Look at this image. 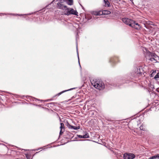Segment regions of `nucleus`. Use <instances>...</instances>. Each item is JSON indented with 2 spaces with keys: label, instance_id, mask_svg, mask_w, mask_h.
Listing matches in <instances>:
<instances>
[{
  "label": "nucleus",
  "instance_id": "20",
  "mask_svg": "<svg viewBox=\"0 0 159 159\" xmlns=\"http://www.w3.org/2000/svg\"><path fill=\"white\" fill-rule=\"evenodd\" d=\"M111 62H115V61L114 60V58H111L110 59V61Z\"/></svg>",
  "mask_w": 159,
  "mask_h": 159
},
{
  "label": "nucleus",
  "instance_id": "9",
  "mask_svg": "<svg viewBox=\"0 0 159 159\" xmlns=\"http://www.w3.org/2000/svg\"><path fill=\"white\" fill-rule=\"evenodd\" d=\"M70 127L69 128L70 129H74L75 130H77L78 129H80V126H78L77 127H75L72 125H69Z\"/></svg>",
  "mask_w": 159,
  "mask_h": 159
},
{
  "label": "nucleus",
  "instance_id": "14",
  "mask_svg": "<svg viewBox=\"0 0 159 159\" xmlns=\"http://www.w3.org/2000/svg\"><path fill=\"white\" fill-rule=\"evenodd\" d=\"M83 138H89V136L88 133H86L84 135H83Z\"/></svg>",
  "mask_w": 159,
  "mask_h": 159
},
{
  "label": "nucleus",
  "instance_id": "7",
  "mask_svg": "<svg viewBox=\"0 0 159 159\" xmlns=\"http://www.w3.org/2000/svg\"><path fill=\"white\" fill-rule=\"evenodd\" d=\"M110 13L111 12L110 11L107 10H104L102 11V12L100 11V12H98L96 15H99L102 14L104 15H107L110 14Z\"/></svg>",
  "mask_w": 159,
  "mask_h": 159
},
{
  "label": "nucleus",
  "instance_id": "11",
  "mask_svg": "<svg viewBox=\"0 0 159 159\" xmlns=\"http://www.w3.org/2000/svg\"><path fill=\"white\" fill-rule=\"evenodd\" d=\"M159 159V154H157L151 157L149 159Z\"/></svg>",
  "mask_w": 159,
  "mask_h": 159
},
{
  "label": "nucleus",
  "instance_id": "15",
  "mask_svg": "<svg viewBox=\"0 0 159 159\" xmlns=\"http://www.w3.org/2000/svg\"><path fill=\"white\" fill-rule=\"evenodd\" d=\"M152 71V72L151 74V77H153L156 73V71L155 70H153Z\"/></svg>",
  "mask_w": 159,
  "mask_h": 159
},
{
  "label": "nucleus",
  "instance_id": "24",
  "mask_svg": "<svg viewBox=\"0 0 159 159\" xmlns=\"http://www.w3.org/2000/svg\"><path fill=\"white\" fill-rule=\"evenodd\" d=\"M104 2L108 1V0H103Z\"/></svg>",
  "mask_w": 159,
  "mask_h": 159
},
{
  "label": "nucleus",
  "instance_id": "8",
  "mask_svg": "<svg viewBox=\"0 0 159 159\" xmlns=\"http://www.w3.org/2000/svg\"><path fill=\"white\" fill-rule=\"evenodd\" d=\"M60 125V129L61 130L60 132V135H61L63 133V132L62 131V129H64V125L63 123H61Z\"/></svg>",
  "mask_w": 159,
  "mask_h": 159
},
{
  "label": "nucleus",
  "instance_id": "26",
  "mask_svg": "<svg viewBox=\"0 0 159 159\" xmlns=\"http://www.w3.org/2000/svg\"><path fill=\"white\" fill-rule=\"evenodd\" d=\"M130 1H132L133 0H130Z\"/></svg>",
  "mask_w": 159,
  "mask_h": 159
},
{
  "label": "nucleus",
  "instance_id": "22",
  "mask_svg": "<svg viewBox=\"0 0 159 159\" xmlns=\"http://www.w3.org/2000/svg\"><path fill=\"white\" fill-rule=\"evenodd\" d=\"M66 126L68 127V128H69L70 127H69V125H70V124L68 122H67V123H66Z\"/></svg>",
  "mask_w": 159,
  "mask_h": 159
},
{
  "label": "nucleus",
  "instance_id": "1",
  "mask_svg": "<svg viewBox=\"0 0 159 159\" xmlns=\"http://www.w3.org/2000/svg\"><path fill=\"white\" fill-rule=\"evenodd\" d=\"M122 21L126 24L136 29L139 30L140 28V25L131 19L126 18H123L122 19Z\"/></svg>",
  "mask_w": 159,
  "mask_h": 159
},
{
  "label": "nucleus",
  "instance_id": "10",
  "mask_svg": "<svg viewBox=\"0 0 159 159\" xmlns=\"http://www.w3.org/2000/svg\"><path fill=\"white\" fill-rule=\"evenodd\" d=\"M66 3L69 5H72L73 4V0H65Z\"/></svg>",
  "mask_w": 159,
  "mask_h": 159
},
{
  "label": "nucleus",
  "instance_id": "12",
  "mask_svg": "<svg viewBox=\"0 0 159 159\" xmlns=\"http://www.w3.org/2000/svg\"><path fill=\"white\" fill-rule=\"evenodd\" d=\"M74 88H73V89H68V90H64V91H63L60 93H58V94H57V95L58 96H59L62 93H64L65 92H66V91H70V90L72 89H74Z\"/></svg>",
  "mask_w": 159,
  "mask_h": 159
},
{
  "label": "nucleus",
  "instance_id": "18",
  "mask_svg": "<svg viewBox=\"0 0 159 159\" xmlns=\"http://www.w3.org/2000/svg\"><path fill=\"white\" fill-rule=\"evenodd\" d=\"M155 58H154V57H151V59L149 60L151 61H153V62H154V61H156V60H155Z\"/></svg>",
  "mask_w": 159,
  "mask_h": 159
},
{
  "label": "nucleus",
  "instance_id": "25",
  "mask_svg": "<svg viewBox=\"0 0 159 159\" xmlns=\"http://www.w3.org/2000/svg\"><path fill=\"white\" fill-rule=\"evenodd\" d=\"M157 92H159V88L157 89Z\"/></svg>",
  "mask_w": 159,
  "mask_h": 159
},
{
  "label": "nucleus",
  "instance_id": "27",
  "mask_svg": "<svg viewBox=\"0 0 159 159\" xmlns=\"http://www.w3.org/2000/svg\"><path fill=\"white\" fill-rule=\"evenodd\" d=\"M55 0H54V1H55Z\"/></svg>",
  "mask_w": 159,
  "mask_h": 159
},
{
  "label": "nucleus",
  "instance_id": "17",
  "mask_svg": "<svg viewBox=\"0 0 159 159\" xmlns=\"http://www.w3.org/2000/svg\"><path fill=\"white\" fill-rule=\"evenodd\" d=\"M140 129L141 130H143V131H145V128H144L143 126L142 125H141L140 126Z\"/></svg>",
  "mask_w": 159,
  "mask_h": 159
},
{
  "label": "nucleus",
  "instance_id": "3",
  "mask_svg": "<svg viewBox=\"0 0 159 159\" xmlns=\"http://www.w3.org/2000/svg\"><path fill=\"white\" fill-rule=\"evenodd\" d=\"M64 14L67 16H69L70 14H73L76 16H78V12L76 11H75L72 8H68V9H66V11H64Z\"/></svg>",
  "mask_w": 159,
  "mask_h": 159
},
{
  "label": "nucleus",
  "instance_id": "16",
  "mask_svg": "<svg viewBox=\"0 0 159 159\" xmlns=\"http://www.w3.org/2000/svg\"><path fill=\"white\" fill-rule=\"evenodd\" d=\"M154 78L156 80H157V79L159 78V72L155 76Z\"/></svg>",
  "mask_w": 159,
  "mask_h": 159
},
{
  "label": "nucleus",
  "instance_id": "6",
  "mask_svg": "<svg viewBox=\"0 0 159 159\" xmlns=\"http://www.w3.org/2000/svg\"><path fill=\"white\" fill-rule=\"evenodd\" d=\"M157 55L155 53L148 52H147L146 55V57L147 59L150 60L151 57L156 58Z\"/></svg>",
  "mask_w": 159,
  "mask_h": 159
},
{
  "label": "nucleus",
  "instance_id": "21",
  "mask_svg": "<svg viewBox=\"0 0 159 159\" xmlns=\"http://www.w3.org/2000/svg\"><path fill=\"white\" fill-rule=\"evenodd\" d=\"M66 126L68 127V128H69L70 127H69V125H70V124L68 122H67V123H66Z\"/></svg>",
  "mask_w": 159,
  "mask_h": 159
},
{
  "label": "nucleus",
  "instance_id": "4",
  "mask_svg": "<svg viewBox=\"0 0 159 159\" xmlns=\"http://www.w3.org/2000/svg\"><path fill=\"white\" fill-rule=\"evenodd\" d=\"M64 1L63 2H61L57 3V7L58 8L64 10L66 11V9L68 10V8L64 4Z\"/></svg>",
  "mask_w": 159,
  "mask_h": 159
},
{
  "label": "nucleus",
  "instance_id": "19",
  "mask_svg": "<svg viewBox=\"0 0 159 159\" xmlns=\"http://www.w3.org/2000/svg\"><path fill=\"white\" fill-rule=\"evenodd\" d=\"M76 48H77V55H78V60H79V65H80V67H81V66L80 65V61H79V56L78 53V48H77V46H76Z\"/></svg>",
  "mask_w": 159,
  "mask_h": 159
},
{
  "label": "nucleus",
  "instance_id": "23",
  "mask_svg": "<svg viewBox=\"0 0 159 159\" xmlns=\"http://www.w3.org/2000/svg\"><path fill=\"white\" fill-rule=\"evenodd\" d=\"M78 137L80 138H83V135H78Z\"/></svg>",
  "mask_w": 159,
  "mask_h": 159
},
{
  "label": "nucleus",
  "instance_id": "13",
  "mask_svg": "<svg viewBox=\"0 0 159 159\" xmlns=\"http://www.w3.org/2000/svg\"><path fill=\"white\" fill-rule=\"evenodd\" d=\"M105 4V6L106 7H110V4L109 3V2L108 1L106 2H104Z\"/></svg>",
  "mask_w": 159,
  "mask_h": 159
},
{
  "label": "nucleus",
  "instance_id": "5",
  "mask_svg": "<svg viewBox=\"0 0 159 159\" xmlns=\"http://www.w3.org/2000/svg\"><path fill=\"white\" fill-rule=\"evenodd\" d=\"M135 157V156L134 154L129 153H125L123 155L124 159H133Z\"/></svg>",
  "mask_w": 159,
  "mask_h": 159
},
{
  "label": "nucleus",
  "instance_id": "2",
  "mask_svg": "<svg viewBox=\"0 0 159 159\" xmlns=\"http://www.w3.org/2000/svg\"><path fill=\"white\" fill-rule=\"evenodd\" d=\"M92 84L96 89L100 90L103 89L105 88V85L102 81H95L92 82Z\"/></svg>",
  "mask_w": 159,
  "mask_h": 159
}]
</instances>
